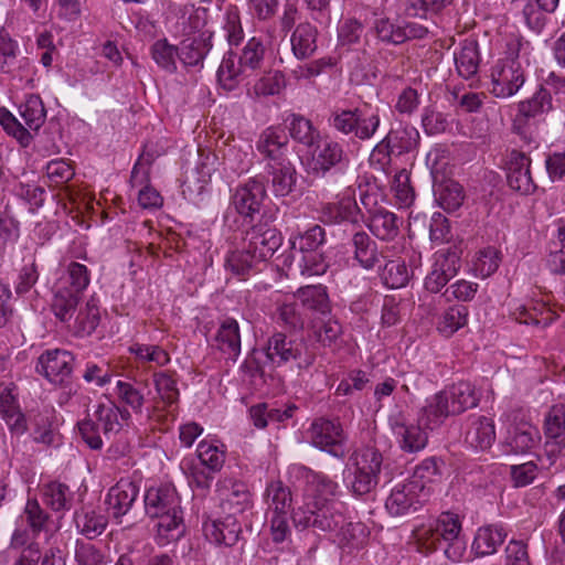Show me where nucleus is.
I'll return each mask as SVG.
<instances>
[{
	"mask_svg": "<svg viewBox=\"0 0 565 565\" xmlns=\"http://www.w3.org/2000/svg\"><path fill=\"white\" fill-rule=\"evenodd\" d=\"M145 509L150 518L159 519L157 527L160 535L169 541L183 535L184 525L177 490L171 484H161L147 490Z\"/></svg>",
	"mask_w": 565,
	"mask_h": 565,
	"instance_id": "obj_1",
	"label": "nucleus"
},
{
	"mask_svg": "<svg viewBox=\"0 0 565 565\" xmlns=\"http://www.w3.org/2000/svg\"><path fill=\"white\" fill-rule=\"evenodd\" d=\"M130 414L127 409H120L115 403H100L94 411L93 417L86 418L78 423L79 434L85 444L93 450H99L103 447V439L99 431L108 437L113 433L121 429L122 419L129 418Z\"/></svg>",
	"mask_w": 565,
	"mask_h": 565,
	"instance_id": "obj_2",
	"label": "nucleus"
},
{
	"mask_svg": "<svg viewBox=\"0 0 565 565\" xmlns=\"http://www.w3.org/2000/svg\"><path fill=\"white\" fill-rule=\"evenodd\" d=\"M509 57L498 61L491 70L490 93L498 98H509L516 94L525 82L524 71L516 61L520 41L512 40L509 44Z\"/></svg>",
	"mask_w": 565,
	"mask_h": 565,
	"instance_id": "obj_3",
	"label": "nucleus"
},
{
	"mask_svg": "<svg viewBox=\"0 0 565 565\" xmlns=\"http://www.w3.org/2000/svg\"><path fill=\"white\" fill-rule=\"evenodd\" d=\"M352 479L349 489L355 497L371 493L379 483V476L383 462L381 452L374 448H363L353 457Z\"/></svg>",
	"mask_w": 565,
	"mask_h": 565,
	"instance_id": "obj_4",
	"label": "nucleus"
},
{
	"mask_svg": "<svg viewBox=\"0 0 565 565\" xmlns=\"http://www.w3.org/2000/svg\"><path fill=\"white\" fill-rule=\"evenodd\" d=\"M343 508L342 502L307 510L299 507L297 510H292L291 519L296 526H312L318 531L337 535L345 523Z\"/></svg>",
	"mask_w": 565,
	"mask_h": 565,
	"instance_id": "obj_5",
	"label": "nucleus"
},
{
	"mask_svg": "<svg viewBox=\"0 0 565 565\" xmlns=\"http://www.w3.org/2000/svg\"><path fill=\"white\" fill-rule=\"evenodd\" d=\"M350 163V158L343 146L333 139L324 138L318 142L311 153L310 167L315 175L326 177L332 169L340 172L342 185L349 183L343 168Z\"/></svg>",
	"mask_w": 565,
	"mask_h": 565,
	"instance_id": "obj_6",
	"label": "nucleus"
},
{
	"mask_svg": "<svg viewBox=\"0 0 565 565\" xmlns=\"http://www.w3.org/2000/svg\"><path fill=\"white\" fill-rule=\"evenodd\" d=\"M299 479L305 482L303 497L307 509L339 503V484L328 476L312 471L306 467L295 469Z\"/></svg>",
	"mask_w": 565,
	"mask_h": 565,
	"instance_id": "obj_7",
	"label": "nucleus"
},
{
	"mask_svg": "<svg viewBox=\"0 0 565 565\" xmlns=\"http://www.w3.org/2000/svg\"><path fill=\"white\" fill-rule=\"evenodd\" d=\"M74 355L67 350H45L36 360L35 372L53 385L67 387L74 370Z\"/></svg>",
	"mask_w": 565,
	"mask_h": 565,
	"instance_id": "obj_8",
	"label": "nucleus"
},
{
	"mask_svg": "<svg viewBox=\"0 0 565 565\" xmlns=\"http://www.w3.org/2000/svg\"><path fill=\"white\" fill-rule=\"evenodd\" d=\"M310 438L315 447L335 458H343L347 454V435L338 419H315L310 427Z\"/></svg>",
	"mask_w": 565,
	"mask_h": 565,
	"instance_id": "obj_9",
	"label": "nucleus"
},
{
	"mask_svg": "<svg viewBox=\"0 0 565 565\" xmlns=\"http://www.w3.org/2000/svg\"><path fill=\"white\" fill-rule=\"evenodd\" d=\"M462 249L452 244L437 252L431 270L425 278V289L429 292H439L448 281L454 278L460 268Z\"/></svg>",
	"mask_w": 565,
	"mask_h": 565,
	"instance_id": "obj_10",
	"label": "nucleus"
},
{
	"mask_svg": "<svg viewBox=\"0 0 565 565\" xmlns=\"http://www.w3.org/2000/svg\"><path fill=\"white\" fill-rule=\"evenodd\" d=\"M427 499L422 484L405 480L391 489L385 500V510L391 516H405L418 511Z\"/></svg>",
	"mask_w": 565,
	"mask_h": 565,
	"instance_id": "obj_11",
	"label": "nucleus"
},
{
	"mask_svg": "<svg viewBox=\"0 0 565 565\" xmlns=\"http://www.w3.org/2000/svg\"><path fill=\"white\" fill-rule=\"evenodd\" d=\"M545 452L553 465L556 457H565V405L551 407L544 420Z\"/></svg>",
	"mask_w": 565,
	"mask_h": 565,
	"instance_id": "obj_12",
	"label": "nucleus"
},
{
	"mask_svg": "<svg viewBox=\"0 0 565 565\" xmlns=\"http://www.w3.org/2000/svg\"><path fill=\"white\" fill-rule=\"evenodd\" d=\"M530 168L531 159L525 152L513 149L508 153L507 181L512 190L524 195L532 194L536 190Z\"/></svg>",
	"mask_w": 565,
	"mask_h": 565,
	"instance_id": "obj_13",
	"label": "nucleus"
},
{
	"mask_svg": "<svg viewBox=\"0 0 565 565\" xmlns=\"http://www.w3.org/2000/svg\"><path fill=\"white\" fill-rule=\"evenodd\" d=\"M282 128L280 126L267 128L258 141V150L267 160L269 173L273 174V184L282 185Z\"/></svg>",
	"mask_w": 565,
	"mask_h": 565,
	"instance_id": "obj_14",
	"label": "nucleus"
},
{
	"mask_svg": "<svg viewBox=\"0 0 565 565\" xmlns=\"http://www.w3.org/2000/svg\"><path fill=\"white\" fill-rule=\"evenodd\" d=\"M264 199V185L253 180L235 190L232 196V205L246 223L253 224L260 212Z\"/></svg>",
	"mask_w": 565,
	"mask_h": 565,
	"instance_id": "obj_15",
	"label": "nucleus"
},
{
	"mask_svg": "<svg viewBox=\"0 0 565 565\" xmlns=\"http://www.w3.org/2000/svg\"><path fill=\"white\" fill-rule=\"evenodd\" d=\"M212 38V31L203 30L182 40L179 45L180 62L185 67H202L204 58L213 47Z\"/></svg>",
	"mask_w": 565,
	"mask_h": 565,
	"instance_id": "obj_16",
	"label": "nucleus"
},
{
	"mask_svg": "<svg viewBox=\"0 0 565 565\" xmlns=\"http://www.w3.org/2000/svg\"><path fill=\"white\" fill-rule=\"evenodd\" d=\"M393 433L399 440L401 448L407 452H416L427 445V433L415 424H408L402 413L391 415L388 419Z\"/></svg>",
	"mask_w": 565,
	"mask_h": 565,
	"instance_id": "obj_17",
	"label": "nucleus"
},
{
	"mask_svg": "<svg viewBox=\"0 0 565 565\" xmlns=\"http://www.w3.org/2000/svg\"><path fill=\"white\" fill-rule=\"evenodd\" d=\"M203 533L207 541L216 545L233 546L242 533L239 522L233 515L203 522Z\"/></svg>",
	"mask_w": 565,
	"mask_h": 565,
	"instance_id": "obj_18",
	"label": "nucleus"
},
{
	"mask_svg": "<svg viewBox=\"0 0 565 565\" xmlns=\"http://www.w3.org/2000/svg\"><path fill=\"white\" fill-rule=\"evenodd\" d=\"M449 395V392L444 390L427 399L422 411V420L428 428L434 429L440 426L447 417L460 414Z\"/></svg>",
	"mask_w": 565,
	"mask_h": 565,
	"instance_id": "obj_19",
	"label": "nucleus"
},
{
	"mask_svg": "<svg viewBox=\"0 0 565 565\" xmlns=\"http://www.w3.org/2000/svg\"><path fill=\"white\" fill-rule=\"evenodd\" d=\"M138 494L139 488L132 481L121 479L113 486L106 498V504L113 518L119 520L121 516L126 515Z\"/></svg>",
	"mask_w": 565,
	"mask_h": 565,
	"instance_id": "obj_20",
	"label": "nucleus"
},
{
	"mask_svg": "<svg viewBox=\"0 0 565 565\" xmlns=\"http://www.w3.org/2000/svg\"><path fill=\"white\" fill-rule=\"evenodd\" d=\"M321 217L329 224H358L362 215L355 199L348 194L334 202L327 203L321 210Z\"/></svg>",
	"mask_w": 565,
	"mask_h": 565,
	"instance_id": "obj_21",
	"label": "nucleus"
},
{
	"mask_svg": "<svg viewBox=\"0 0 565 565\" xmlns=\"http://www.w3.org/2000/svg\"><path fill=\"white\" fill-rule=\"evenodd\" d=\"M495 440L494 423L487 416H470L465 433V443L476 449L486 450Z\"/></svg>",
	"mask_w": 565,
	"mask_h": 565,
	"instance_id": "obj_22",
	"label": "nucleus"
},
{
	"mask_svg": "<svg viewBox=\"0 0 565 565\" xmlns=\"http://www.w3.org/2000/svg\"><path fill=\"white\" fill-rule=\"evenodd\" d=\"M0 416L12 435L22 436L26 433L28 420L25 415L22 413L17 397L8 387L0 393Z\"/></svg>",
	"mask_w": 565,
	"mask_h": 565,
	"instance_id": "obj_23",
	"label": "nucleus"
},
{
	"mask_svg": "<svg viewBox=\"0 0 565 565\" xmlns=\"http://www.w3.org/2000/svg\"><path fill=\"white\" fill-rule=\"evenodd\" d=\"M213 347L221 351L227 359L236 361L241 353V334L236 320L225 319L218 327Z\"/></svg>",
	"mask_w": 565,
	"mask_h": 565,
	"instance_id": "obj_24",
	"label": "nucleus"
},
{
	"mask_svg": "<svg viewBox=\"0 0 565 565\" xmlns=\"http://www.w3.org/2000/svg\"><path fill=\"white\" fill-rule=\"evenodd\" d=\"M541 436L540 430L530 423L514 425L507 437V446L511 452L524 454L536 446Z\"/></svg>",
	"mask_w": 565,
	"mask_h": 565,
	"instance_id": "obj_25",
	"label": "nucleus"
},
{
	"mask_svg": "<svg viewBox=\"0 0 565 565\" xmlns=\"http://www.w3.org/2000/svg\"><path fill=\"white\" fill-rule=\"evenodd\" d=\"M435 532L440 541L448 544L445 554L448 558L455 559L458 555H451L450 547L455 546L460 539L461 521L459 516L451 512H444L434 521Z\"/></svg>",
	"mask_w": 565,
	"mask_h": 565,
	"instance_id": "obj_26",
	"label": "nucleus"
},
{
	"mask_svg": "<svg viewBox=\"0 0 565 565\" xmlns=\"http://www.w3.org/2000/svg\"><path fill=\"white\" fill-rule=\"evenodd\" d=\"M290 257L291 262L288 267L292 275L300 274L306 277L321 276L329 268V264L319 252L299 255L291 254Z\"/></svg>",
	"mask_w": 565,
	"mask_h": 565,
	"instance_id": "obj_27",
	"label": "nucleus"
},
{
	"mask_svg": "<svg viewBox=\"0 0 565 565\" xmlns=\"http://www.w3.org/2000/svg\"><path fill=\"white\" fill-rule=\"evenodd\" d=\"M354 258L365 269L374 268L383 257L377 244L365 232H356L352 237Z\"/></svg>",
	"mask_w": 565,
	"mask_h": 565,
	"instance_id": "obj_28",
	"label": "nucleus"
},
{
	"mask_svg": "<svg viewBox=\"0 0 565 565\" xmlns=\"http://www.w3.org/2000/svg\"><path fill=\"white\" fill-rule=\"evenodd\" d=\"M74 521L77 530L89 540L99 536L108 524L105 513L90 508L75 512Z\"/></svg>",
	"mask_w": 565,
	"mask_h": 565,
	"instance_id": "obj_29",
	"label": "nucleus"
},
{
	"mask_svg": "<svg viewBox=\"0 0 565 565\" xmlns=\"http://www.w3.org/2000/svg\"><path fill=\"white\" fill-rule=\"evenodd\" d=\"M455 64L459 76L465 79L473 78L480 64L478 43L473 40H465L460 50L455 53Z\"/></svg>",
	"mask_w": 565,
	"mask_h": 565,
	"instance_id": "obj_30",
	"label": "nucleus"
},
{
	"mask_svg": "<svg viewBox=\"0 0 565 565\" xmlns=\"http://www.w3.org/2000/svg\"><path fill=\"white\" fill-rule=\"evenodd\" d=\"M367 226L370 231L382 241H391L395 238L399 232L397 216L383 207L372 212Z\"/></svg>",
	"mask_w": 565,
	"mask_h": 565,
	"instance_id": "obj_31",
	"label": "nucleus"
},
{
	"mask_svg": "<svg viewBox=\"0 0 565 565\" xmlns=\"http://www.w3.org/2000/svg\"><path fill=\"white\" fill-rule=\"evenodd\" d=\"M507 533L502 526L488 525L480 527L475 536L472 548L477 555L488 556L497 552L504 542Z\"/></svg>",
	"mask_w": 565,
	"mask_h": 565,
	"instance_id": "obj_32",
	"label": "nucleus"
},
{
	"mask_svg": "<svg viewBox=\"0 0 565 565\" xmlns=\"http://www.w3.org/2000/svg\"><path fill=\"white\" fill-rule=\"evenodd\" d=\"M81 296L70 290L66 284H57L52 301V310L55 317L62 322L70 321L76 311Z\"/></svg>",
	"mask_w": 565,
	"mask_h": 565,
	"instance_id": "obj_33",
	"label": "nucleus"
},
{
	"mask_svg": "<svg viewBox=\"0 0 565 565\" xmlns=\"http://www.w3.org/2000/svg\"><path fill=\"white\" fill-rule=\"evenodd\" d=\"M282 483L277 480L271 482L266 489V501L268 510L271 513L270 529L273 540L277 543L282 542V504L281 499Z\"/></svg>",
	"mask_w": 565,
	"mask_h": 565,
	"instance_id": "obj_34",
	"label": "nucleus"
},
{
	"mask_svg": "<svg viewBox=\"0 0 565 565\" xmlns=\"http://www.w3.org/2000/svg\"><path fill=\"white\" fill-rule=\"evenodd\" d=\"M74 493L70 487L58 481H52L43 487V501L55 512L71 510L73 505Z\"/></svg>",
	"mask_w": 565,
	"mask_h": 565,
	"instance_id": "obj_35",
	"label": "nucleus"
},
{
	"mask_svg": "<svg viewBox=\"0 0 565 565\" xmlns=\"http://www.w3.org/2000/svg\"><path fill=\"white\" fill-rule=\"evenodd\" d=\"M294 297L308 309L318 311L322 315L330 311L329 297L327 289L322 285H306L297 288Z\"/></svg>",
	"mask_w": 565,
	"mask_h": 565,
	"instance_id": "obj_36",
	"label": "nucleus"
},
{
	"mask_svg": "<svg viewBox=\"0 0 565 565\" xmlns=\"http://www.w3.org/2000/svg\"><path fill=\"white\" fill-rule=\"evenodd\" d=\"M385 137L398 156L416 150L420 139L418 130L413 126L392 129Z\"/></svg>",
	"mask_w": 565,
	"mask_h": 565,
	"instance_id": "obj_37",
	"label": "nucleus"
},
{
	"mask_svg": "<svg viewBox=\"0 0 565 565\" xmlns=\"http://www.w3.org/2000/svg\"><path fill=\"white\" fill-rule=\"evenodd\" d=\"M316 29L309 24H299L291 34L290 43L297 58H308L316 51Z\"/></svg>",
	"mask_w": 565,
	"mask_h": 565,
	"instance_id": "obj_38",
	"label": "nucleus"
},
{
	"mask_svg": "<svg viewBox=\"0 0 565 565\" xmlns=\"http://www.w3.org/2000/svg\"><path fill=\"white\" fill-rule=\"evenodd\" d=\"M31 438L34 443L52 446L56 434L53 429V422L50 411H41L30 416Z\"/></svg>",
	"mask_w": 565,
	"mask_h": 565,
	"instance_id": "obj_39",
	"label": "nucleus"
},
{
	"mask_svg": "<svg viewBox=\"0 0 565 565\" xmlns=\"http://www.w3.org/2000/svg\"><path fill=\"white\" fill-rule=\"evenodd\" d=\"M150 54L158 67L169 74L177 72V58L180 55L179 46L169 43L167 39H160L151 45Z\"/></svg>",
	"mask_w": 565,
	"mask_h": 565,
	"instance_id": "obj_40",
	"label": "nucleus"
},
{
	"mask_svg": "<svg viewBox=\"0 0 565 565\" xmlns=\"http://www.w3.org/2000/svg\"><path fill=\"white\" fill-rule=\"evenodd\" d=\"M324 241V230L320 225H313L303 234L289 238L291 254L316 253Z\"/></svg>",
	"mask_w": 565,
	"mask_h": 565,
	"instance_id": "obj_41",
	"label": "nucleus"
},
{
	"mask_svg": "<svg viewBox=\"0 0 565 565\" xmlns=\"http://www.w3.org/2000/svg\"><path fill=\"white\" fill-rule=\"evenodd\" d=\"M288 131L290 137L308 148L316 145L320 137L311 120L302 115L292 114L289 117Z\"/></svg>",
	"mask_w": 565,
	"mask_h": 565,
	"instance_id": "obj_42",
	"label": "nucleus"
},
{
	"mask_svg": "<svg viewBox=\"0 0 565 565\" xmlns=\"http://www.w3.org/2000/svg\"><path fill=\"white\" fill-rule=\"evenodd\" d=\"M352 136L361 141L370 140L377 131L381 119L377 111L354 108Z\"/></svg>",
	"mask_w": 565,
	"mask_h": 565,
	"instance_id": "obj_43",
	"label": "nucleus"
},
{
	"mask_svg": "<svg viewBox=\"0 0 565 565\" xmlns=\"http://www.w3.org/2000/svg\"><path fill=\"white\" fill-rule=\"evenodd\" d=\"M435 196L438 204L448 212L458 210L465 199L462 186L454 180L438 184L435 188Z\"/></svg>",
	"mask_w": 565,
	"mask_h": 565,
	"instance_id": "obj_44",
	"label": "nucleus"
},
{
	"mask_svg": "<svg viewBox=\"0 0 565 565\" xmlns=\"http://www.w3.org/2000/svg\"><path fill=\"white\" fill-rule=\"evenodd\" d=\"M468 321V309L465 306H451L439 317L437 330L446 338L455 334Z\"/></svg>",
	"mask_w": 565,
	"mask_h": 565,
	"instance_id": "obj_45",
	"label": "nucleus"
},
{
	"mask_svg": "<svg viewBox=\"0 0 565 565\" xmlns=\"http://www.w3.org/2000/svg\"><path fill=\"white\" fill-rule=\"evenodd\" d=\"M100 315L97 302L90 298L85 307L81 308L74 322V331L78 337L90 335L99 324Z\"/></svg>",
	"mask_w": 565,
	"mask_h": 565,
	"instance_id": "obj_46",
	"label": "nucleus"
},
{
	"mask_svg": "<svg viewBox=\"0 0 565 565\" xmlns=\"http://www.w3.org/2000/svg\"><path fill=\"white\" fill-rule=\"evenodd\" d=\"M440 466L436 458L423 460L415 469L413 476L407 479L409 482H416L423 486V493L426 498L430 493V484L440 478Z\"/></svg>",
	"mask_w": 565,
	"mask_h": 565,
	"instance_id": "obj_47",
	"label": "nucleus"
},
{
	"mask_svg": "<svg viewBox=\"0 0 565 565\" xmlns=\"http://www.w3.org/2000/svg\"><path fill=\"white\" fill-rule=\"evenodd\" d=\"M20 115L32 130H39L45 121L46 110L39 95H29L20 106Z\"/></svg>",
	"mask_w": 565,
	"mask_h": 565,
	"instance_id": "obj_48",
	"label": "nucleus"
},
{
	"mask_svg": "<svg viewBox=\"0 0 565 565\" xmlns=\"http://www.w3.org/2000/svg\"><path fill=\"white\" fill-rule=\"evenodd\" d=\"M252 238L255 242H250V246L263 259L271 258L282 244V236L276 228H267Z\"/></svg>",
	"mask_w": 565,
	"mask_h": 565,
	"instance_id": "obj_49",
	"label": "nucleus"
},
{
	"mask_svg": "<svg viewBox=\"0 0 565 565\" xmlns=\"http://www.w3.org/2000/svg\"><path fill=\"white\" fill-rule=\"evenodd\" d=\"M159 156L160 153L154 149L153 143L148 142L143 146V150L131 171L130 180L132 185H143V183L149 181L150 166Z\"/></svg>",
	"mask_w": 565,
	"mask_h": 565,
	"instance_id": "obj_50",
	"label": "nucleus"
},
{
	"mask_svg": "<svg viewBox=\"0 0 565 565\" xmlns=\"http://www.w3.org/2000/svg\"><path fill=\"white\" fill-rule=\"evenodd\" d=\"M245 68L238 60L236 62L234 55L230 53L223 57V61L217 70V78L220 84L227 90L236 87L239 77L244 74Z\"/></svg>",
	"mask_w": 565,
	"mask_h": 565,
	"instance_id": "obj_51",
	"label": "nucleus"
},
{
	"mask_svg": "<svg viewBox=\"0 0 565 565\" xmlns=\"http://www.w3.org/2000/svg\"><path fill=\"white\" fill-rule=\"evenodd\" d=\"M196 454L200 465L211 472H217L222 469L225 461V455L216 444L202 440L198 446Z\"/></svg>",
	"mask_w": 565,
	"mask_h": 565,
	"instance_id": "obj_52",
	"label": "nucleus"
},
{
	"mask_svg": "<svg viewBox=\"0 0 565 565\" xmlns=\"http://www.w3.org/2000/svg\"><path fill=\"white\" fill-rule=\"evenodd\" d=\"M49 519L50 515L35 499L26 501L21 520L28 524L34 535L46 529Z\"/></svg>",
	"mask_w": 565,
	"mask_h": 565,
	"instance_id": "obj_53",
	"label": "nucleus"
},
{
	"mask_svg": "<svg viewBox=\"0 0 565 565\" xmlns=\"http://www.w3.org/2000/svg\"><path fill=\"white\" fill-rule=\"evenodd\" d=\"M282 58L275 60L273 66L255 84L254 89L257 95L269 96L280 93Z\"/></svg>",
	"mask_w": 565,
	"mask_h": 565,
	"instance_id": "obj_54",
	"label": "nucleus"
},
{
	"mask_svg": "<svg viewBox=\"0 0 565 565\" xmlns=\"http://www.w3.org/2000/svg\"><path fill=\"white\" fill-rule=\"evenodd\" d=\"M382 281L385 286L392 289L405 287L409 280L407 267L402 260H388L382 273Z\"/></svg>",
	"mask_w": 565,
	"mask_h": 565,
	"instance_id": "obj_55",
	"label": "nucleus"
},
{
	"mask_svg": "<svg viewBox=\"0 0 565 565\" xmlns=\"http://www.w3.org/2000/svg\"><path fill=\"white\" fill-rule=\"evenodd\" d=\"M449 398H452L457 409L461 413L478 405L475 387L468 382H459L446 388Z\"/></svg>",
	"mask_w": 565,
	"mask_h": 565,
	"instance_id": "obj_56",
	"label": "nucleus"
},
{
	"mask_svg": "<svg viewBox=\"0 0 565 565\" xmlns=\"http://www.w3.org/2000/svg\"><path fill=\"white\" fill-rule=\"evenodd\" d=\"M89 280L87 267L77 262H71L67 265L65 277L61 278L58 284H66L70 290L82 295L89 285Z\"/></svg>",
	"mask_w": 565,
	"mask_h": 565,
	"instance_id": "obj_57",
	"label": "nucleus"
},
{
	"mask_svg": "<svg viewBox=\"0 0 565 565\" xmlns=\"http://www.w3.org/2000/svg\"><path fill=\"white\" fill-rule=\"evenodd\" d=\"M554 107V102L551 96H547L545 90L541 87L539 90L529 99L523 100L519 104V111L525 117H535L540 114L547 113Z\"/></svg>",
	"mask_w": 565,
	"mask_h": 565,
	"instance_id": "obj_58",
	"label": "nucleus"
},
{
	"mask_svg": "<svg viewBox=\"0 0 565 565\" xmlns=\"http://www.w3.org/2000/svg\"><path fill=\"white\" fill-rule=\"evenodd\" d=\"M222 32L230 45H238L244 38L239 12L236 7L225 10L222 23Z\"/></svg>",
	"mask_w": 565,
	"mask_h": 565,
	"instance_id": "obj_59",
	"label": "nucleus"
},
{
	"mask_svg": "<svg viewBox=\"0 0 565 565\" xmlns=\"http://www.w3.org/2000/svg\"><path fill=\"white\" fill-rule=\"evenodd\" d=\"M257 258L258 255L254 249H250L249 245L248 248L231 252L226 257L225 267L233 274L243 276L248 273L253 266L254 260Z\"/></svg>",
	"mask_w": 565,
	"mask_h": 565,
	"instance_id": "obj_60",
	"label": "nucleus"
},
{
	"mask_svg": "<svg viewBox=\"0 0 565 565\" xmlns=\"http://www.w3.org/2000/svg\"><path fill=\"white\" fill-rule=\"evenodd\" d=\"M392 190L402 206H409L415 200V191L411 185V173L402 169L394 175Z\"/></svg>",
	"mask_w": 565,
	"mask_h": 565,
	"instance_id": "obj_61",
	"label": "nucleus"
},
{
	"mask_svg": "<svg viewBox=\"0 0 565 565\" xmlns=\"http://www.w3.org/2000/svg\"><path fill=\"white\" fill-rule=\"evenodd\" d=\"M153 383L161 401L167 405H172L179 399V390L177 381L164 372L153 374Z\"/></svg>",
	"mask_w": 565,
	"mask_h": 565,
	"instance_id": "obj_62",
	"label": "nucleus"
},
{
	"mask_svg": "<svg viewBox=\"0 0 565 565\" xmlns=\"http://www.w3.org/2000/svg\"><path fill=\"white\" fill-rule=\"evenodd\" d=\"M141 362H153L159 366L166 365L170 361L168 352L159 345H149L135 343L129 348Z\"/></svg>",
	"mask_w": 565,
	"mask_h": 565,
	"instance_id": "obj_63",
	"label": "nucleus"
},
{
	"mask_svg": "<svg viewBox=\"0 0 565 565\" xmlns=\"http://www.w3.org/2000/svg\"><path fill=\"white\" fill-rule=\"evenodd\" d=\"M119 399L128 405L136 414L142 412L145 396L132 383L118 381L116 384Z\"/></svg>",
	"mask_w": 565,
	"mask_h": 565,
	"instance_id": "obj_64",
	"label": "nucleus"
}]
</instances>
